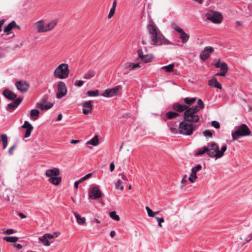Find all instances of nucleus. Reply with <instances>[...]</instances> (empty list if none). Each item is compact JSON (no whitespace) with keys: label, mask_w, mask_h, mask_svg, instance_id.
Returning a JSON list of instances; mask_svg holds the SVG:
<instances>
[{"label":"nucleus","mask_w":252,"mask_h":252,"mask_svg":"<svg viewBox=\"0 0 252 252\" xmlns=\"http://www.w3.org/2000/svg\"><path fill=\"white\" fill-rule=\"evenodd\" d=\"M202 169V166L200 164H197L195 166L193 167L191 169V173H192L193 175H196V173L200 171Z\"/></svg>","instance_id":"58836bf2"},{"label":"nucleus","mask_w":252,"mask_h":252,"mask_svg":"<svg viewBox=\"0 0 252 252\" xmlns=\"http://www.w3.org/2000/svg\"><path fill=\"white\" fill-rule=\"evenodd\" d=\"M84 81L79 80L78 81L77 83L76 84V85L78 87H81L84 84Z\"/></svg>","instance_id":"e2e57ef3"},{"label":"nucleus","mask_w":252,"mask_h":252,"mask_svg":"<svg viewBox=\"0 0 252 252\" xmlns=\"http://www.w3.org/2000/svg\"><path fill=\"white\" fill-rule=\"evenodd\" d=\"M70 70L68 64L62 63L59 64L54 70L53 74L55 78L60 79H64L69 76Z\"/></svg>","instance_id":"20e7f679"},{"label":"nucleus","mask_w":252,"mask_h":252,"mask_svg":"<svg viewBox=\"0 0 252 252\" xmlns=\"http://www.w3.org/2000/svg\"><path fill=\"white\" fill-rule=\"evenodd\" d=\"M227 148V145L224 144L220 150L218 145L215 142H210L207 145V155L210 157L215 158L216 159H217L223 156Z\"/></svg>","instance_id":"7ed1b4c3"},{"label":"nucleus","mask_w":252,"mask_h":252,"mask_svg":"<svg viewBox=\"0 0 252 252\" xmlns=\"http://www.w3.org/2000/svg\"><path fill=\"white\" fill-rule=\"evenodd\" d=\"M204 135L206 137H212V133L209 130H205L203 132Z\"/></svg>","instance_id":"09e8293b"},{"label":"nucleus","mask_w":252,"mask_h":252,"mask_svg":"<svg viewBox=\"0 0 252 252\" xmlns=\"http://www.w3.org/2000/svg\"><path fill=\"white\" fill-rule=\"evenodd\" d=\"M57 89V98L60 99L66 94L67 88L65 84L63 82L59 81L58 82Z\"/></svg>","instance_id":"6e6552de"},{"label":"nucleus","mask_w":252,"mask_h":252,"mask_svg":"<svg viewBox=\"0 0 252 252\" xmlns=\"http://www.w3.org/2000/svg\"><path fill=\"white\" fill-rule=\"evenodd\" d=\"M87 94L90 97L97 96L99 95V91L97 90L95 91L89 90L87 92Z\"/></svg>","instance_id":"4c0bfd02"},{"label":"nucleus","mask_w":252,"mask_h":252,"mask_svg":"<svg viewBox=\"0 0 252 252\" xmlns=\"http://www.w3.org/2000/svg\"><path fill=\"white\" fill-rule=\"evenodd\" d=\"M146 210L147 211L148 215L149 217H154L155 216V213H154V212L152 211L151 209H150L148 206L146 207Z\"/></svg>","instance_id":"a18cd8bd"},{"label":"nucleus","mask_w":252,"mask_h":252,"mask_svg":"<svg viewBox=\"0 0 252 252\" xmlns=\"http://www.w3.org/2000/svg\"><path fill=\"white\" fill-rule=\"evenodd\" d=\"M62 181V178L61 177L55 176L52 178H50L49 179V181L52 183L53 185L57 186L60 184Z\"/></svg>","instance_id":"c756f323"},{"label":"nucleus","mask_w":252,"mask_h":252,"mask_svg":"<svg viewBox=\"0 0 252 252\" xmlns=\"http://www.w3.org/2000/svg\"><path fill=\"white\" fill-rule=\"evenodd\" d=\"M73 214L76 219L77 222L80 225L84 224L86 223V218L81 217L77 213L74 212Z\"/></svg>","instance_id":"cd10ccee"},{"label":"nucleus","mask_w":252,"mask_h":252,"mask_svg":"<svg viewBox=\"0 0 252 252\" xmlns=\"http://www.w3.org/2000/svg\"><path fill=\"white\" fill-rule=\"evenodd\" d=\"M14 246L18 250H20L23 248L22 245L19 244H15Z\"/></svg>","instance_id":"338daca9"},{"label":"nucleus","mask_w":252,"mask_h":252,"mask_svg":"<svg viewBox=\"0 0 252 252\" xmlns=\"http://www.w3.org/2000/svg\"><path fill=\"white\" fill-rule=\"evenodd\" d=\"M220 71L217 74V75L223 76L226 75L228 71V65L225 63H222L220 66Z\"/></svg>","instance_id":"b1692460"},{"label":"nucleus","mask_w":252,"mask_h":252,"mask_svg":"<svg viewBox=\"0 0 252 252\" xmlns=\"http://www.w3.org/2000/svg\"><path fill=\"white\" fill-rule=\"evenodd\" d=\"M119 176L121 177L122 181L124 183V182H126L127 180V177H126V176L125 174H120L119 175Z\"/></svg>","instance_id":"4d7b16f0"},{"label":"nucleus","mask_w":252,"mask_h":252,"mask_svg":"<svg viewBox=\"0 0 252 252\" xmlns=\"http://www.w3.org/2000/svg\"><path fill=\"white\" fill-rule=\"evenodd\" d=\"M174 29L177 31L178 32H179L180 33H182L184 31V30L181 29V28H180L179 27L177 26H175L174 27Z\"/></svg>","instance_id":"6e6d98bb"},{"label":"nucleus","mask_w":252,"mask_h":252,"mask_svg":"<svg viewBox=\"0 0 252 252\" xmlns=\"http://www.w3.org/2000/svg\"><path fill=\"white\" fill-rule=\"evenodd\" d=\"M174 66V64L172 63V64H170L168 65L163 66L161 68L163 69H166L167 70V71H168V72H171V71L173 70Z\"/></svg>","instance_id":"c03bdc74"},{"label":"nucleus","mask_w":252,"mask_h":252,"mask_svg":"<svg viewBox=\"0 0 252 252\" xmlns=\"http://www.w3.org/2000/svg\"><path fill=\"white\" fill-rule=\"evenodd\" d=\"M188 179V177H187V175H185L183 179L182 180V183L184 184L186 182H187V180Z\"/></svg>","instance_id":"774afa93"},{"label":"nucleus","mask_w":252,"mask_h":252,"mask_svg":"<svg viewBox=\"0 0 252 252\" xmlns=\"http://www.w3.org/2000/svg\"><path fill=\"white\" fill-rule=\"evenodd\" d=\"M95 74L96 72L95 70L90 69L84 74L83 78L85 79L89 80L94 77Z\"/></svg>","instance_id":"bb28decb"},{"label":"nucleus","mask_w":252,"mask_h":252,"mask_svg":"<svg viewBox=\"0 0 252 252\" xmlns=\"http://www.w3.org/2000/svg\"><path fill=\"white\" fill-rule=\"evenodd\" d=\"M3 95L9 100H15L16 98L17 95L13 93L12 91L5 89L2 92Z\"/></svg>","instance_id":"5701e85b"},{"label":"nucleus","mask_w":252,"mask_h":252,"mask_svg":"<svg viewBox=\"0 0 252 252\" xmlns=\"http://www.w3.org/2000/svg\"><path fill=\"white\" fill-rule=\"evenodd\" d=\"M204 107L203 101L201 99H199L196 105L189 107L184 112V120L193 124L198 122L200 117L197 114V112Z\"/></svg>","instance_id":"f03ea898"},{"label":"nucleus","mask_w":252,"mask_h":252,"mask_svg":"<svg viewBox=\"0 0 252 252\" xmlns=\"http://www.w3.org/2000/svg\"><path fill=\"white\" fill-rule=\"evenodd\" d=\"M213 51L214 48L212 47H206L200 55V59L203 61H205L210 57Z\"/></svg>","instance_id":"f8f14e48"},{"label":"nucleus","mask_w":252,"mask_h":252,"mask_svg":"<svg viewBox=\"0 0 252 252\" xmlns=\"http://www.w3.org/2000/svg\"><path fill=\"white\" fill-rule=\"evenodd\" d=\"M115 169V165L113 162H111L110 164V170L112 172Z\"/></svg>","instance_id":"680f3d73"},{"label":"nucleus","mask_w":252,"mask_h":252,"mask_svg":"<svg viewBox=\"0 0 252 252\" xmlns=\"http://www.w3.org/2000/svg\"><path fill=\"white\" fill-rule=\"evenodd\" d=\"M153 59L154 57L152 55L147 54L144 56V57L142 59V61L145 63H148L152 62Z\"/></svg>","instance_id":"e433bc0d"},{"label":"nucleus","mask_w":252,"mask_h":252,"mask_svg":"<svg viewBox=\"0 0 252 252\" xmlns=\"http://www.w3.org/2000/svg\"><path fill=\"white\" fill-rule=\"evenodd\" d=\"M206 16L208 20L215 24L220 23L223 18L220 13L213 10L209 11L206 14Z\"/></svg>","instance_id":"0eeeda50"},{"label":"nucleus","mask_w":252,"mask_h":252,"mask_svg":"<svg viewBox=\"0 0 252 252\" xmlns=\"http://www.w3.org/2000/svg\"><path fill=\"white\" fill-rule=\"evenodd\" d=\"M23 98H18L7 105L6 109L9 111H14L21 103Z\"/></svg>","instance_id":"f3484780"},{"label":"nucleus","mask_w":252,"mask_h":252,"mask_svg":"<svg viewBox=\"0 0 252 252\" xmlns=\"http://www.w3.org/2000/svg\"><path fill=\"white\" fill-rule=\"evenodd\" d=\"M101 192L98 187H94L92 188L89 191V197L92 199H97L101 197Z\"/></svg>","instance_id":"ddd939ff"},{"label":"nucleus","mask_w":252,"mask_h":252,"mask_svg":"<svg viewBox=\"0 0 252 252\" xmlns=\"http://www.w3.org/2000/svg\"><path fill=\"white\" fill-rule=\"evenodd\" d=\"M92 175V173H89L88 174H87L86 175H85L84 177L81 178L80 179V181H84L85 180H86V179L90 178Z\"/></svg>","instance_id":"5fc2aeb1"},{"label":"nucleus","mask_w":252,"mask_h":252,"mask_svg":"<svg viewBox=\"0 0 252 252\" xmlns=\"http://www.w3.org/2000/svg\"><path fill=\"white\" fill-rule=\"evenodd\" d=\"M17 231L13 229H7L5 232L4 233L7 235H10V234H13L15 233H16Z\"/></svg>","instance_id":"8fccbe9b"},{"label":"nucleus","mask_w":252,"mask_h":252,"mask_svg":"<svg viewBox=\"0 0 252 252\" xmlns=\"http://www.w3.org/2000/svg\"><path fill=\"white\" fill-rule=\"evenodd\" d=\"M123 184L124 183L121 180H118L115 184L116 188L123 190L124 189Z\"/></svg>","instance_id":"a19ab883"},{"label":"nucleus","mask_w":252,"mask_h":252,"mask_svg":"<svg viewBox=\"0 0 252 252\" xmlns=\"http://www.w3.org/2000/svg\"><path fill=\"white\" fill-rule=\"evenodd\" d=\"M110 217L115 220L119 221L120 220V217L117 215L115 211H112L109 213Z\"/></svg>","instance_id":"79ce46f5"},{"label":"nucleus","mask_w":252,"mask_h":252,"mask_svg":"<svg viewBox=\"0 0 252 252\" xmlns=\"http://www.w3.org/2000/svg\"><path fill=\"white\" fill-rule=\"evenodd\" d=\"M115 10H116L115 8L111 7V8L110 9V10L109 11V13L108 15V19L111 18L114 16L115 12Z\"/></svg>","instance_id":"de8ad7c7"},{"label":"nucleus","mask_w":252,"mask_h":252,"mask_svg":"<svg viewBox=\"0 0 252 252\" xmlns=\"http://www.w3.org/2000/svg\"><path fill=\"white\" fill-rule=\"evenodd\" d=\"M59 22L58 19H54L51 20L48 23L45 22V32L52 31L57 25Z\"/></svg>","instance_id":"a211bd4d"},{"label":"nucleus","mask_w":252,"mask_h":252,"mask_svg":"<svg viewBox=\"0 0 252 252\" xmlns=\"http://www.w3.org/2000/svg\"><path fill=\"white\" fill-rule=\"evenodd\" d=\"M221 64H222V63H221L220 62V60L219 59L217 61V63H215L214 64V65L215 66V67H216L217 68H219Z\"/></svg>","instance_id":"13d9d810"},{"label":"nucleus","mask_w":252,"mask_h":252,"mask_svg":"<svg viewBox=\"0 0 252 252\" xmlns=\"http://www.w3.org/2000/svg\"><path fill=\"white\" fill-rule=\"evenodd\" d=\"M208 85L220 90L222 88L221 84L218 81L217 78L215 77H213L212 79L209 80Z\"/></svg>","instance_id":"393cba45"},{"label":"nucleus","mask_w":252,"mask_h":252,"mask_svg":"<svg viewBox=\"0 0 252 252\" xmlns=\"http://www.w3.org/2000/svg\"><path fill=\"white\" fill-rule=\"evenodd\" d=\"M82 182V181H80V180L79 181H76L74 183V188L75 189H77L78 187L79 184Z\"/></svg>","instance_id":"69168bd1"},{"label":"nucleus","mask_w":252,"mask_h":252,"mask_svg":"<svg viewBox=\"0 0 252 252\" xmlns=\"http://www.w3.org/2000/svg\"><path fill=\"white\" fill-rule=\"evenodd\" d=\"M0 137L1 138V141L3 143V149H5L6 148V147L7 146V144H8L7 136L5 134H1L0 135Z\"/></svg>","instance_id":"c9c22d12"},{"label":"nucleus","mask_w":252,"mask_h":252,"mask_svg":"<svg viewBox=\"0 0 252 252\" xmlns=\"http://www.w3.org/2000/svg\"><path fill=\"white\" fill-rule=\"evenodd\" d=\"M212 125L216 128H219L220 127V125L218 121H213L212 122Z\"/></svg>","instance_id":"3c124183"},{"label":"nucleus","mask_w":252,"mask_h":252,"mask_svg":"<svg viewBox=\"0 0 252 252\" xmlns=\"http://www.w3.org/2000/svg\"><path fill=\"white\" fill-rule=\"evenodd\" d=\"M54 235L50 233H46L42 236L38 237V240L41 241L45 246H49L51 243L49 240L53 239Z\"/></svg>","instance_id":"2eb2a0df"},{"label":"nucleus","mask_w":252,"mask_h":252,"mask_svg":"<svg viewBox=\"0 0 252 252\" xmlns=\"http://www.w3.org/2000/svg\"><path fill=\"white\" fill-rule=\"evenodd\" d=\"M15 146L14 145L12 146V147H11L9 150H8V152L10 154H13V150H14L15 149Z\"/></svg>","instance_id":"0e129e2a"},{"label":"nucleus","mask_w":252,"mask_h":252,"mask_svg":"<svg viewBox=\"0 0 252 252\" xmlns=\"http://www.w3.org/2000/svg\"><path fill=\"white\" fill-rule=\"evenodd\" d=\"M3 240L9 243H16L18 240V237L16 236H6L3 238Z\"/></svg>","instance_id":"2f4dec72"},{"label":"nucleus","mask_w":252,"mask_h":252,"mask_svg":"<svg viewBox=\"0 0 252 252\" xmlns=\"http://www.w3.org/2000/svg\"><path fill=\"white\" fill-rule=\"evenodd\" d=\"M34 30L38 33L45 32V20L41 19L34 24Z\"/></svg>","instance_id":"9b49d317"},{"label":"nucleus","mask_w":252,"mask_h":252,"mask_svg":"<svg viewBox=\"0 0 252 252\" xmlns=\"http://www.w3.org/2000/svg\"><path fill=\"white\" fill-rule=\"evenodd\" d=\"M198 126L193 123H190L184 120L181 122L179 126V132L180 134L190 135L197 128Z\"/></svg>","instance_id":"39448f33"},{"label":"nucleus","mask_w":252,"mask_h":252,"mask_svg":"<svg viewBox=\"0 0 252 252\" xmlns=\"http://www.w3.org/2000/svg\"><path fill=\"white\" fill-rule=\"evenodd\" d=\"M123 68L125 69H127L128 71H131L135 69L137 67H140L139 63H133L130 62H127L123 64Z\"/></svg>","instance_id":"4be33fe9"},{"label":"nucleus","mask_w":252,"mask_h":252,"mask_svg":"<svg viewBox=\"0 0 252 252\" xmlns=\"http://www.w3.org/2000/svg\"><path fill=\"white\" fill-rule=\"evenodd\" d=\"M189 106L185 104H181L179 103H175L172 106V108L176 111L182 112L189 109Z\"/></svg>","instance_id":"aec40b11"},{"label":"nucleus","mask_w":252,"mask_h":252,"mask_svg":"<svg viewBox=\"0 0 252 252\" xmlns=\"http://www.w3.org/2000/svg\"><path fill=\"white\" fill-rule=\"evenodd\" d=\"M181 35L180 36V38L181 39L183 43H186L189 39V34L186 33L185 32H183L181 33Z\"/></svg>","instance_id":"f704fd0d"},{"label":"nucleus","mask_w":252,"mask_h":252,"mask_svg":"<svg viewBox=\"0 0 252 252\" xmlns=\"http://www.w3.org/2000/svg\"><path fill=\"white\" fill-rule=\"evenodd\" d=\"M137 53H138L139 58H140L142 60V59H143V58L144 57V56H145L143 55L142 50L141 49H139L137 51Z\"/></svg>","instance_id":"864d4df0"},{"label":"nucleus","mask_w":252,"mask_h":252,"mask_svg":"<svg viewBox=\"0 0 252 252\" xmlns=\"http://www.w3.org/2000/svg\"><path fill=\"white\" fill-rule=\"evenodd\" d=\"M39 111L37 109H32L30 112V118L32 120H36L39 116Z\"/></svg>","instance_id":"c85d7f7f"},{"label":"nucleus","mask_w":252,"mask_h":252,"mask_svg":"<svg viewBox=\"0 0 252 252\" xmlns=\"http://www.w3.org/2000/svg\"><path fill=\"white\" fill-rule=\"evenodd\" d=\"M21 127L24 128H26L25 137H29L31 135V132L33 128L32 125L28 121H26Z\"/></svg>","instance_id":"6ab92c4d"},{"label":"nucleus","mask_w":252,"mask_h":252,"mask_svg":"<svg viewBox=\"0 0 252 252\" xmlns=\"http://www.w3.org/2000/svg\"><path fill=\"white\" fill-rule=\"evenodd\" d=\"M195 101V97H186L184 99L185 105L189 106V107H190V106L193 104Z\"/></svg>","instance_id":"7c9ffc66"},{"label":"nucleus","mask_w":252,"mask_h":252,"mask_svg":"<svg viewBox=\"0 0 252 252\" xmlns=\"http://www.w3.org/2000/svg\"><path fill=\"white\" fill-rule=\"evenodd\" d=\"M36 106L40 110L44 111L50 109L53 106V103L47 102L46 99L43 98L36 103Z\"/></svg>","instance_id":"9d476101"},{"label":"nucleus","mask_w":252,"mask_h":252,"mask_svg":"<svg viewBox=\"0 0 252 252\" xmlns=\"http://www.w3.org/2000/svg\"><path fill=\"white\" fill-rule=\"evenodd\" d=\"M17 89L22 93L27 92L30 87V85L26 82H22L21 81H17L15 83Z\"/></svg>","instance_id":"4468645a"},{"label":"nucleus","mask_w":252,"mask_h":252,"mask_svg":"<svg viewBox=\"0 0 252 252\" xmlns=\"http://www.w3.org/2000/svg\"><path fill=\"white\" fill-rule=\"evenodd\" d=\"M251 130L245 124H242L237 127V130L232 132V136L233 140H236L240 137L249 135Z\"/></svg>","instance_id":"423d86ee"},{"label":"nucleus","mask_w":252,"mask_h":252,"mask_svg":"<svg viewBox=\"0 0 252 252\" xmlns=\"http://www.w3.org/2000/svg\"><path fill=\"white\" fill-rule=\"evenodd\" d=\"M179 114L178 113L174 111H169L166 114V117L168 119L175 118L179 116Z\"/></svg>","instance_id":"72a5a7b5"},{"label":"nucleus","mask_w":252,"mask_h":252,"mask_svg":"<svg viewBox=\"0 0 252 252\" xmlns=\"http://www.w3.org/2000/svg\"><path fill=\"white\" fill-rule=\"evenodd\" d=\"M157 220L158 221V222H163L164 221V219L163 217L159 218V217H155Z\"/></svg>","instance_id":"bf43d9fd"},{"label":"nucleus","mask_w":252,"mask_h":252,"mask_svg":"<svg viewBox=\"0 0 252 252\" xmlns=\"http://www.w3.org/2000/svg\"><path fill=\"white\" fill-rule=\"evenodd\" d=\"M252 238V230L247 229L241 235L240 239L244 241L243 244L249 242Z\"/></svg>","instance_id":"dca6fc26"},{"label":"nucleus","mask_w":252,"mask_h":252,"mask_svg":"<svg viewBox=\"0 0 252 252\" xmlns=\"http://www.w3.org/2000/svg\"><path fill=\"white\" fill-rule=\"evenodd\" d=\"M60 174V170L57 168H54L52 169H48L45 172V175L50 178L55 176H58Z\"/></svg>","instance_id":"412c9836"},{"label":"nucleus","mask_w":252,"mask_h":252,"mask_svg":"<svg viewBox=\"0 0 252 252\" xmlns=\"http://www.w3.org/2000/svg\"><path fill=\"white\" fill-rule=\"evenodd\" d=\"M82 105L84 108H87L92 110L93 106L92 105V101H86L82 103Z\"/></svg>","instance_id":"37998d69"},{"label":"nucleus","mask_w":252,"mask_h":252,"mask_svg":"<svg viewBox=\"0 0 252 252\" xmlns=\"http://www.w3.org/2000/svg\"><path fill=\"white\" fill-rule=\"evenodd\" d=\"M207 146H204L200 149H198L197 150L196 154L197 155H202L205 153L207 154Z\"/></svg>","instance_id":"ea45409f"},{"label":"nucleus","mask_w":252,"mask_h":252,"mask_svg":"<svg viewBox=\"0 0 252 252\" xmlns=\"http://www.w3.org/2000/svg\"><path fill=\"white\" fill-rule=\"evenodd\" d=\"M121 89L122 87L118 85L113 88L106 90L102 95L106 97H110L116 95Z\"/></svg>","instance_id":"1a4fd4ad"},{"label":"nucleus","mask_w":252,"mask_h":252,"mask_svg":"<svg viewBox=\"0 0 252 252\" xmlns=\"http://www.w3.org/2000/svg\"><path fill=\"white\" fill-rule=\"evenodd\" d=\"M170 130L172 133L176 134L179 131V128H177L174 127L170 126Z\"/></svg>","instance_id":"603ef678"},{"label":"nucleus","mask_w":252,"mask_h":252,"mask_svg":"<svg viewBox=\"0 0 252 252\" xmlns=\"http://www.w3.org/2000/svg\"><path fill=\"white\" fill-rule=\"evenodd\" d=\"M92 111L91 110H88V109H86V108H83V113L85 115H87L90 112H91Z\"/></svg>","instance_id":"052dcab7"},{"label":"nucleus","mask_w":252,"mask_h":252,"mask_svg":"<svg viewBox=\"0 0 252 252\" xmlns=\"http://www.w3.org/2000/svg\"><path fill=\"white\" fill-rule=\"evenodd\" d=\"M197 178V177L196 175H193L192 173H190L189 177L188 178V180L191 183H194Z\"/></svg>","instance_id":"49530a36"},{"label":"nucleus","mask_w":252,"mask_h":252,"mask_svg":"<svg viewBox=\"0 0 252 252\" xmlns=\"http://www.w3.org/2000/svg\"><path fill=\"white\" fill-rule=\"evenodd\" d=\"M147 29L151 35V42L152 45L157 46H162L163 45H175L174 42L170 41L165 37L156 24L153 21H149L147 25Z\"/></svg>","instance_id":"f257e3e1"},{"label":"nucleus","mask_w":252,"mask_h":252,"mask_svg":"<svg viewBox=\"0 0 252 252\" xmlns=\"http://www.w3.org/2000/svg\"><path fill=\"white\" fill-rule=\"evenodd\" d=\"M86 143L87 144H90L94 146H97L99 144L97 136L95 135L92 139L88 141Z\"/></svg>","instance_id":"473e14b6"},{"label":"nucleus","mask_w":252,"mask_h":252,"mask_svg":"<svg viewBox=\"0 0 252 252\" xmlns=\"http://www.w3.org/2000/svg\"><path fill=\"white\" fill-rule=\"evenodd\" d=\"M16 27L18 29H20V27L16 25V22L14 21H13L4 29L3 32L7 33V34H9V32H10L13 28Z\"/></svg>","instance_id":"a878e982"}]
</instances>
